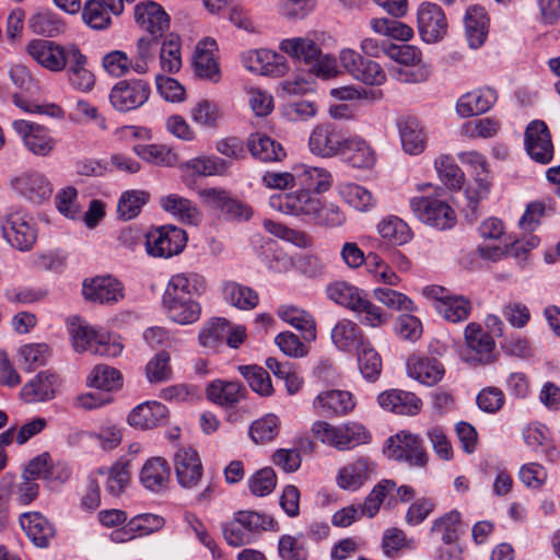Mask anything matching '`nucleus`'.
<instances>
[{"mask_svg": "<svg viewBox=\"0 0 560 560\" xmlns=\"http://www.w3.org/2000/svg\"><path fill=\"white\" fill-rule=\"evenodd\" d=\"M279 49L293 60L304 63L316 77L330 79L339 74L336 60L324 55L317 43L308 36L282 39Z\"/></svg>", "mask_w": 560, "mask_h": 560, "instance_id": "obj_1", "label": "nucleus"}, {"mask_svg": "<svg viewBox=\"0 0 560 560\" xmlns=\"http://www.w3.org/2000/svg\"><path fill=\"white\" fill-rule=\"evenodd\" d=\"M311 432L313 438L322 444L341 452L369 444L372 440L370 431L358 421L331 424L324 420H317L313 422Z\"/></svg>", "mask_w": 560, "mask_h": 560, "instance_id": "obj_2", "label": "nucleus"}, {"mask_svg": "<svg viewBox=\"0 0 560 560\" xmlns=\"http://www.w3.org/2000/svg\"><path fill=\"white\" fill-rule=\"evenodd\" d=\"M77 47L75 44L61 45L47 39H33L27 44L26 51L40 67L50 72H61Z\"/></svg>", "mask_w": 560, "mask_h": 560, "instance_id": "obj_3", "label": "nucleus"}, {"mask_svg": "<svg viewBox=\"0 0 560 560\" xmlns=\"http://www.w3.org/2000/svg\"><path fill=\"white\" fill-rule=\"evenodd\" d=\"M423 294L433 302L438 314L451 323L466 320L471 312V302L463 295L452 294L441 285H429L423 289Z\"/></svg>", "mask_w": 560, "mask_h": 560, "instance_id": "obj_4", "label": "nucleus"}, {"mask_svg": "<svg viewBox=\"0 0 560 560\" xmlns=\"http://www.w3.org/2000/svg\"><path fill=\"white\" fill-rule=\"evenodd\" d=\"M3 238L20 252H28L37 240V231L31 217L22 211L9 212L0 223Z\"/></svg>", "mask_w": 560, "mask_h": 560, "instance_id": "obj_5", "label": "nucleus"}, {"mask_svg": "<svg viewBox=\"0 0 560 560\" xmlns=\"http://www.w3.org/2000/svg\"><path fill=\"white\" fill-rule=\"evenodd\" d=\"M415 215L423 223L439 230L454 226L456 215L447 202L430 196H416L409 201Z\"/></svg>", "mask_w": 560, "mask_h": 560, "instance_id": "obj_6", "label": "nucleus"}, {"mask_svg": "<svg viewBox=\"0 0 560 560\" xmlns=\"http://www.w3.org/2000/svg\"><path fill=\"white\" fill-rule=\"evenodd\" d=\"M186 232L175 225H164L150 232L145 247L149 255L168 258L179 254L186 246Z\"/></svg>", "mask_w": 560, "mask_h": 560, "instance_id": "obj_7", "label": "nucleus"}, {"mask_svg": "<svg viewBox=\"0 0 560 560\" xmlns=\"http://www.w3.org/2000/svg\"><path fill=\"white\" fill-rule=\"evenodd\" d=\"M150 94V84L144 80H120L112 88L109 101L115 109L129 112L147 103Z\"/></svg>", "mask_w": 560, "mask_h": 560, "instance_id": "obj_8", "label": "nucleus"}, {"mask_svg": "<svg viewBox=\"0 0 560 560\" xmlns=\"http://www.w3.org/2000/svg\"><path fill=\"white\" fill-rule=\"evenodd\" d=\"M317 200L318 197L313 196L305 189H301L293 192L272 195L269 198V206L276 211L301 218L304 222L308 223L317 206Z\"/></svg>", "mask_w": 560, "mask_h": 560, "instance_id": "obj_9", "label": "nucleus"}, {"mask_svg": "<svg viewBox=\"0 0 560 560\" xmlns=\"http://www.w3.org/2000/svg\"><path fill=\"white\" fill-rule=\"evenodd\" d=\"M387 457L408 463L410 466L422 467L427 464V454L418 435L401 431L387 440L385 447Z\"/></svg>", "mask_w": 560, "mask_h": 560, "instance_id": "obj_10", "label": "nucleus"}, {"mask_svg": "<svg viewBox=\"0 0 560 560\" xmlns=\"http://www.w3.org/2000/svg\"><path fill=\"white\" fill-rule=\"evenodd\" d=\"M524 147L527 154L537 163L548 164L553 159V143L547 124L536 119L530 121L524 133Z\"/></svg>", "mask_w": 560, "mask_h": 560, "instance_id": "obj_11", "label": "nucleus"}, {"mask_svg": "<svg viewBox=\"0 0 560 560\" xmlns=\"http://www.w3.org/2000/svg\"><path fill=\"white\" fill-rule=\"evenodd\" d=\"M418 31L428 44L441 42L447 33V20L443 9L433 2H422L417 12Z\"/></svg>", "mask_w": 560, "mask_h": 560, "instance_id": "obj_12", "label": "nucleus"}, {"mask_svg": "<svg viewBox=\"0 0 560 560\" xmlns=\"http://www.w3.org/2000/svg\"><path fill=\"white\" fill-rule=\"evenodd\" d=\"M458 156L463 164L469 165L475 171L474 183L465 190L469 203L475 207L490 192L491 180L488 163L486 158L477 151L463 152Z\"/></svg>", "mask_w": 560, "mask_h": 560, "instance_id": "obj_13", "label": "nucleus"}, {"mask_svg": "<svg viewBox=\"0 0 560 560\" xmlns=\"http://www.w3.org/2000/svg\"><path fill=\"white\" fill-rule=\"evenodd\" d=\"M387 56L399 65L407 67L406 69L396 70L395 75L397 80L405 83H417L427 79L428 73L425 70L421 68L416 70L409 69V67L418 66L422 59L421 51L416 46L390 44L387 48Z\"/></svg>", "mask_w": 560, "mask_h": 560, "instance_id": "obj_14", "label": "nucleus"}, {"mask_svg": "<svg viewBox=\"0 0 560 560\" xmlns=\"http://www.w3.org/2000/svg\"><path fill=\"white\" fill-rule=\"evenodd\" d=\"M12 127L33 154L47 156L54 151L56 141L45 127L23 119L14 120Z\"/></svg>", "mask_w": 560, "mask_h": 560, "instance_id": "obj_15", "label": "nucleus"}, {"mask_svg": "<svg viewBox=\"0 0 560 560\" xmlns=\"http://www.w3.org/2000/svg\"><path fill=\"white\" fill-rule=\"evenodd\" d=\"M174 470L178 485L185 489L196 488L202 478V464L198 453L191 447H182L173 456Z\"/></svg>", "mask_w": 560, "mask_h": 560, "instance_id": "obj_16", "label": "nucleus"}, {"mask_svg": "<svg viewBox=\"0 0 560 560\" xmlns=\"http://www.w3.org/2000/svg\"><path fill=\"white\" fill-rule=\"evenodd\" d=\"M203 200L213 209L219 210L228 220H249L252 208L234 198L230 192L218 188H208L200 192Z\"/></svg>", "mask_w": 560, "mask_h": 560, "instance_id": "obj_17", "label": "nucleus"}, {"mask_svg": "<svg viewBox=\"0 0 560 560\" xmlns=\"http://www.w3.org/2000/svg\"><path fill=\"white\" fill-rule=\"evenodd\" d=\"M376 474V464L369 457L360 456L341 467L336 481L339 488L357 491L370 481Z\"/></svg>", "mask_w": 560, "mask_h": 560, "instance_id": "obj_18", "label": "nucleus"}, {"mask_svg": "<svg viewBox=\"0 0 560 560\" xmlns=\"http://www.w3.org/2000/svg\"><path fill=\"white\" fill-rule=\"evenodd\" d=\"M218 50L217 42L206 37L198 42L192 55V68L195 74L212 83L221 80V70L214 52Z\"/></svg>", "mask_w": 560, "mask_h": 560, "instance_id": "obj_19", "label": "nucleus"}, {"mask_svg": "<svg viewBox=\"0 0 560 560\" xmlns=\"http://www.w3.org/2000/svg\"><path fill=\"white\" fill-rule=\"evenodd\" d=\"M346 138L334 124H322L312 131L310 150L319 156L330 158L341 153Z\"/></svg>", "mask_w": 560, "mask_h": 560, "instance_id": "obj_20", "label": "nucleus"}, {"mask_svg": "<svg viewBox=\"0 0 560 560\" xmlns=\"http://www.w3.org/2000/svg\"><path fill=\"white\" fill-rule=\"evenodd\" d=\"M242 62L247 70L261 75L281 77L288 70L284 58L269 49L247 51Z\"/></svg>", "mask_w": 560, "mask_h": 560, "instance_id": "obj_21", "label": "nucleus"}, {"mask_svg": "<svg viewBox=\"0 0 560 560\" xmlns=\"http://www.w3.org/2000/svg\"><path fill=\"white\" fill-rule=\"evenodd\" d=\"M135 20L148 33L147 36L161 38L170 27L168 14L154 1L138 3L135 7Z\"/></svg>", "mask_w": 560, "mask_h": 560, "instance_id": "obj_22", "label": "nucleus"}, {"mask_svg": "<svg viewBox=\"0 0 560 560\" xmlns=\"http://www.w3.org/2000/svg\"><path fill=\"white\" fill-rule=\"evenodd\" d=\"M82 294L85 300L95 303L113 304L124 298V288L113 277H96L83 282Z\"/></svg>", "mask_w": 560, "mask_h": 560, "instance_id": "obj_23", "label": "nucleus"}, {"mask_svg": "<svg viewBox=\"0 0 560 560\" xmlns=\"http://www.w3.org/2000/svg\"><path fill=\"white\" fill-rule=\"evenodd\" d=\"M313 407L327 417H342L355 407V399L348 390L330 389L319 393L313 400Z\"/></svg>", "mask_w": 560, "mask_h": 560, "instance_id": "obj_24", "label": "nucleus"}, {"mask_svg": "<svg viewBox=\"0 0 560 560\" xmlns=\"http://www.w3.org/2000/svg\"><path fill=\"white\" fill-rule=\"evenodd\" d=\"M206 288V279L197 272L176 273L168 280L163 299H195Z\"/></svg>", "mask_w": 560, "mask_h": 560, "instance_id": "obj_25", "label": "nucleus"}, {"mask_svg": "<svg viewBox=\"0 0 560 560\" xmlns=\"http://www.w3.org/2000/svg\"><path fill=\"white\" fill-rule=\"evenodd\" d=\"M13 188L26 199L42 203L50 198L52 187L47 177L37 172H26L12 180Z\"/></svg>", "mask_w": 560, "mask_h": 560, "instance_id": "obj_26", "label": "nucleus"}, {"mask_svg": "<svg viewBox=\"0 0 560 560\" xmlns=\"http://www.w3.org/2000/svg\"><path fill=\"white\" fill-rule=\"evenodd\" d=\"M378 405L390 412L401 416H415L419 413L422 401L413 393L400 389H389L377 396Z\"/></svg>", "mask_w": 560, "mask_h": 560, "instance_id": "obj_27", "label": "nucleus"}, {"mask_svg": "<svg viewBox=\"0 0 560 560\" xmlns=\"http://www.w3.org/2000/svg\"><path fill=\"white\" fill-rule=\"evenodd\" d=\"M59 385L58 375L48 371L39 372L21 389L22 398L28 402H43L51 400Z\"/></svg>", "mask_w": 560, "mask_h": 560, "instance_id": "obj_28", "label": "nucleus"}, {"mask_svg": "<svg viewBox=\"0 0 560 560\" xmlns=\"http://www.w3.org/2000/svg\"><path fill=\"white\" fill-rule=\"evenodd\" d=\"M498 93L492 88L478 89L459 97L456 112L462 117H471L488 112L497 102Z\"/></svg>", "mask_w": 560, "mask_h": 560, "instance_id": "obj_29", "label": "nucleus"}, {"mask_svg": "<svg viewBox=\"0 0 560 560\" xmlns=\"http://www.w3.org/2000/svg\"><path fill=\"white\" fill-rule=\"evenodd\" d=\"M167 415L168 410L165 405L159 401H145L131 410L128 423L143 430L153 429L163 424Z\"/></svg>", "mask_w": 560, "mask_h": 560, "instance_id": "obj_30", "label": "nucleus"}, {"mask_svg": "<svg viewBox=\"0 0 560 560\" xmlns=\"http://www.w3.org/2000/svg\"><path fill=\"white\" fill-rule=\"evenodd\" d=\"M206 394L209 400L219 406L234 407L245 399L247 389L238 382L215 380L207 386Z\"/></svg>", "mask_w": 560, "mask_h": 560, "instance_id": "obj_31", "label": "nucleus"}, {"mask_svg": "<svg viewBox=\"0 0 560 560\" xmlns=\"http://www.w3.org/2000/svg\"><path fill=\"white\" fill-rule=\"evenodd\" d=\"M88 57L79 47L71 55L67 62V78L72 88L81 92H89L95 85V77L91 70L86 68Z\"/></svg>", "mask_w": 560, "mask_h": 560, "instance_id": "obj_32", "label": "nucleus"}, {"mask_svg": "<svg viewBox=\"0 0 560 560\" xmlns=\"http://www.w3.org/2000/svg\"><path fill=\"white\" fill-rule=\"evenodd\" d=\"M407 370L410 377L418 382L433 386L439 383L445 373L443 364L435 358L412 357L408 360Z\"/></svg>", "mask_w": 560, "mask_h": 560, "instance_id": "obj_33", "label": "nucleus"}, {"mask_svg": "<svg viewBox=\"0 0 560 560\" xmlns=\"http://www.w3.org/2000/svg\"><path fill=\"white\" fill-rule=\"evenodd\" d=\"M22 528L35 546L45 548L55 536L54 525L40 513H24L20 517Z\"/></svg>", "mask_w": 560, "mask_h": 560, "instance_id": "obj_34", "label": "nucleus"}, {"mask_svg": "<svg viewBox=\"0 0 560 560\" xmlns=\"http://www.w3.org/2000/svg\"><path fill=\"white\" fill-rule=\"evenodd\" d=\"M331 341L341 351L359 350L369 340L365 339L358 324L349 319L339 320L331 330Z\"/></svg>", "mask_w": 560, "mask_h": 560, "instance_id": "obj_35", "label": "nucleus"}, {"mask_svg": "<svg viewBox=\"0 0 560 560\" xmlns=\"http://www.w3.org/2000/svg\"><path fill=\"white\" fill-rule=\"evenodd\" d=\"M340 154L345 162L355 168H371L376 162L374 149L362 138L347 139Z\"/></svg>", "mask_w": 560, "mask_h": 560, "instance_id": "obj_36", "label": "nucleus"}, {"mask_svg": "<svg viewBox=\"0 0 560 560\" xmlns=\"http://www.w3.org/2000/svg\"><path fill=\"white\" fill-rule=\"evenodd\" d=\"M167 317L179 325H190L199 320L201 306L195 299H162Z\"/></svg>", "mask_w": 560, "mask_h": 560, "instance_id": "obj_37", "label": "nucleus"}, {"mask_svg": "<svg viewBox=\"0 0 560 560\" xmlns=\"http://www.w3.org/2000/svg\"><path fill=\"white\" fill-rule=\"evenodd\" d=\"M170 480V466L166 459L153 457L143 465L140 481L144 488L159 492L166 488Z\"/></svg>", "mask_w": 560, "mask_h": 560, "instance_id": "obj_38", "label": "nucleus"}, {"mask_svg": "<svg viewBox=\"0 0 560 560\" xmlns=\"http://www.w3.org/2000/svg\"><path fill=\"white\" fill-rule=\"evenodd\" d=\"M464 23L469 46L471 48L482 46L488 34V18L485 9L477 5L468 8Z\"/></svg>", "mask_w": 560, "mask_h": 560, "instance_id": "obj_39", "label": "nucleus"}, {"mask_svg": "<svg viewBox=\"0 0 560 560\" xmlns=\"http://www.w3.org/2000/svg\"><path fill=\"white\" fill-rule=\"evenodd\" d=\"M164 525V518L155 514H141L133 517L128 525L112 533V537L116 541H126L135 537L133 533L140 536L149 535Z\"/></svg>", "mask_w": 560, "mask_h": 560, "instance_id": "obj_40", "label": "nucleus"}, {"mask_svg": "<svg viewBox=\"0 0 560 560\" xmlns=\"http://www.w3.org/2000/svg\"><path fill=\"white\" fill-rule=\"evenodd\" d=\"M161 207L183 223L198 224L200 221V212L196 205L189 199L176 194L162 197L160 199Z\"/></svg>", "mask_w": 560, "mask_h": 560, "instance_id": "obj_41", "label": "nucleus"}, {"mask_svg": "<svg viewBox=\"0 0 560 560\" xmlns=\"http://www.w3.org/2000/svg\"><path fill=\"white\" fill-rule=\"evenodd\" d=\"M460 514L450 511L435 518L430 527L429 537L433 541L441 540L443 545L457 544Z\"/></svg>", "mask_w": 560, "mask_h": 560, "instance_id": "obj_42", "label": "nucleus"}, {"mask_svg": "<svg viewBox=\"0 0 560 560\" xmlns=\"http://www.w3.org/2000/svg\"><path fill=\"white\" fill-rule=\"evenodd\" d=\"M247 148L254 158L262 162L281 161L285 156L282 145L266 135H252L247 140Z\"/></svg>", "mask_w": 560, "mask_h": 560, "instance_id": "obj_43", "label": "nucleus"}, {"mask_svg": "<svg viewBox=\"0 0 560 560\" xmlns=\"http://www.w3.org/2000/svg\"><path fill=\"white\" fill-rule=\"evenodd\" d=\"M464 334L467 347L481 355L479 362L483 364L489 363L490 354L495 346L493 337L486 332L477 323L468 324Z\"/></svg>", "mask_w": 560, "mask_h": 560, "instance_id": "obj_44", "label": "nucleus"}, {"mask_svg": "<svg viewBox=\"0 0 560 560\" xmlns=\"http://www.w3.org/2000/svg\"><path fill=\"white\" fill-rule=\"evenodd\" d=\"M295 179L303 189L311 192L326 191L331 186V175L322 167L300 165L294 168Z\"/></svg>", "mask_w": 560, "mask_h": 560, "instance_id": "obj_45", "label": "nucleus"}, {"mask_svg": "<svg viewBox=\"0 0 560 560\" xmlns=\"http://www.w3.org/2000/svg\"><path fill=\"white\" fill-rule=\"evenodd\" d=\"M245 528L246 534H252V542L262 532H277L279 529L277 521L268 514L256 511H238L233 515Z\"/></svg>", "mask_w": 560, "mask_h": 560, "instance_id": "obj_46", "label": "nucleus"}, {"mask_svg": "<svg viewBox=\"0 0 560 560\" xmlns=\"http://www.w3.org/2000/svg\"><path fill=\"white\" fill-rule=\"evenodd\" d=\"M402 149L408 154H419L425 148V136L415 118L400 119L398 122Z\"/></svg>", "mask_w": 560, "mask_h": 560, "instance_id": "obj_47", "label": "nucleus"}, {"mask_svg": "<svg viewBox=\"0 0 560 560\" xmlns=\"http://www.w3.org/2000/svg\"><path fill=\"white\" fill-rule=\"evenodd\" d=\"M182 61V40L174 33L166 35L161 43L160 66L166 73H176L180 70Z\"/></svg>", "mask_w": 560, "mask_h": 560, "instance_id": "obj_48", "label": "nucleus"}, {"mask_svg": "<svg viewBox=\"0 0 560 560\" xmlns=\"http://www.w3.org/2000/svg\"><path fill=\"white\" fill-rule=\"evenodd\" d=\"M133 152L142 160L159 166H174L178 162V155L166 144L151 143L133 147Z\"/></svg>", "mask_w": 560, "mask_h": 560, "instance_id": "obj_49", "label": "nucleus"}, {"mask_svg": "<svg viewBox=\"0 0 560 560\" xmlns=\"http://www.w3.org/2000/svg\"><path fill=\"white\" fill-rule=\"evenodd\" d=\"M278 315L283 322L302 331L306 341L316 338L315 322L306 311L295 306H283L279 308Z\"/></svg>", "mask_w": 560, "mask_h": 560, "instance_id": "obj_50", "label": "nucleus"}, {"mask_svg": "<svg viewBox=\"0 0 560 560\" xmlns=\"http://www.w3.org/2000/svg\"><path fill=\"white\" fill-rule=\"evenodd\" d=\"M327 298L350 311H354L361 299L362 291L346 281H335L326 288Z\"/></svg>", "mask_w": 560, "mask_h": 560, "instance_id": "obj_51", "label": "nucleus"}, {"mask_svg": "<svg viewBox=\"0 0 560 560\" xmlns=\"http://www.w3.org/2000/svg\"><path fill=\"white\" fill-rule=\"evenodd\" d=\"M86 383L91 387L110 392L121 387L122 376L117 369L106 364H98L91 371Z\"/></svg>", "mask_w": 560, "mask_h": 560, "instance_id": "obj_52", "label": "nucleus"}, {"mask_svg": "<svg viewBox=\"0 0 560 560\" xmlns=\"http://www.w3.org/2000/svg\"><path fill=\"white\" fill-rule=\"evenodd\" d=\"M160 45V38L153 36H142L136 43V54L130 57L133 71L143 74L149 71V65L154 61L156 48Z\"/></svg>", "mask_w": 560, "mask_h": 560, "instance_id": "obj_53", "label": "nucleus"}, {"mask_svg": "<svg viewBox=\"0 0 560 560\" xmlns=\"http://www.w3.org/2000/svg\"><path fill=\"white\" fill-rule=\"evenodd\" d=\"M225 300L236 308L253 310L259 302V296L252 288L236 282H228L223 287Z\"/></svg>", "mask_w": 560, "mask_h": 560, "instance_id": "obj_54", "label": "nucleus"}, {"mask_svg": "<svg viewBox=\"0 0 560 560\" xmlns=\"http://www.w3.org/2000/svg\"><path fill=\"white\" fill-rule=\"evenodd\" d=\"M380 235L395 245H404L411 240L412 232L408 224L395 215L383 219L377 224Z\"/></svg>", "mask_w": 560, "mask_h": 560, "instance_id": "obj_55", "label": "nucleus"}, {"mask_svg": "<svg viewBox=\"0 0 560 560\" xmlns=\"http://www.w3.org/2000/svg\"><path fill=\"white\" fill-rule=\"evenodd\" d=\"M442 183L450 189H460L465 175L451 155H440L434 162Z\"/></svg>", "mask_w": 560, "mask_h": 560, "instance_id": "obj_56", "label": "nucleus"}, {"mask_svg": "<svg viewBox=\"0 0 560 560\" xmlns=\"http://www.w3.org/2000/svg\"><path fill=\"white\" fill-rule=\"evenodd\" d=\"M229 332V322L217 317L207 322L199 332V342L205 348L214 349L225 342Z\"/></svg>", "mask_w": 560, "mask_h": 560, "instance_id": "obj_57", "label": "nucleus"}, {"mask_svg": "<svg viewBox=\"0 0 560 560\" xmlns=\"http://www.w3.org/2000/svg\"><path fill=\"white\" fill-rule=\"evenodd\" d=\"M30 26L35 33L49 37L61 34L66 27L62 19L49 10L39 11L34 14L30 19Z\"/></svg>", "mask_w": 560, "mask_h": 560, "instance_id": "obj_58", "label": "nucleus"}, {"mask_svg": "<svg viewBox=\"0 0 560 560\" xmlns=\"http://www.w3.org/2000/svg\"><path fill=\"white\" fill-rule=\"evenodd\" d=\"M346 217L338 206L323 202L319 198L308 223L325 228H337L343 224Z\"/></svg>", "mask_w": 560, "mask_h": 560, "instance_id": "obj_59", "label": "nucleus"}, {"mask_svg": "<svg viewBox=\"0 0 560 560\" xmlns=\"http://www.w3.org/2000/svg\"><path fill=\"white\" fill-rule=\"evenodd\" d=\"M238 372L247 381L249 387L260 396H269L273 392L268 372L258 365H240Z\"/></svg>", "mask_w": 560, "mask_h": 560, "instance_id": "obj_60", "label": "nucleus"}, {"mask_svg": "<svg viewBox=\"0 0 560 560\" xmlns=\"http://www.w3.org/2000/svg\"><path fill=\"white\" fill-rule=\"evenodd\" d=\"M145 376L151 384L168 382L173 376L170 353L166 351L158 352L147 363Z\"/></svg>", "mask_w": 560, "mask_h": 560, "instance_id": "obj_61", "label": "nucleus"}, {"mask_svg": "<svg viewBox=\"0 0 560 560\" xmlns=\"http://www.w3.org/2000/svg\"><path fill=\"white\" fill-rule=\"evenodd\" d=\"M358 364L361 374L369 381H376L382 372V359L370 341L358 351Z\"/></svg>", "mask_w": 560, "mask_h": 560, "instance_id": "obj_62", "label": "nucleus"}, {"mask_svg": "<svg viewBox=\"0 0 560 560\" xmlns=\"http://www.w3.org/2000/svg\"><path fill=\"white\" fill-rule=\"evenodd\" d=\"M222 116L220 105L210 100H200L191 109L192 120L207 128H215Z\"/></svg>", "mask_w": 560, "mask_h": 560, "instance_id": "obj_63", "label": "nucleus"}, {"mask_svg": "<svg viewBox=\"0 0 560 560\" xmlns=\"http://www.w3.org/2000/svg\"><path fill=\"white\" fill-rule=\"evenodd\" d=\"M279 434V419L269 413L254 421L249 427V436L256 444L272 441Z\"/></svg>", "mask_w": 560, "mask_h": 560, "instance_id": "obj_64", "label": "nucleus"}]
</instances>
